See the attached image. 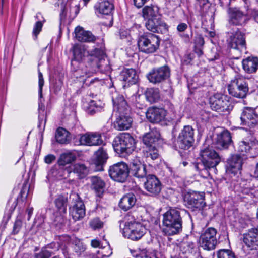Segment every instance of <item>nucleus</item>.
Returning a JSON list of instances; mask_svg holds the SVG:
<instances>
[{"mask_svg": "<svg viewBox=\"0 0 258 258\" xmlns=\"http://www.w3.org/2000/svg\"><path fill=\"white\" fill-rule=\"evenodd\" d=\"M257 115L254 110L250 108L246 107L243 111L240 117V124L252 127L256 122Z\"/></svg>", "mask_w": 258, "mask_h": 258, "instance_id": "28", "label": "nucleus"}, {"mask_svg": "<svg viewBox=\"0 0 258 258\" xmlns=\"http://www.w3.org/2000/svg\"><path fill=\"white\" fill-rule=\"evenodd\" d=\"M38 78H39V91L38 93L39 97H42V87L44 85V80L43 78V75L42 73L38 71Z\"/></svg>", "mask_w": 258, "mask_h": 258, "instance_id": "59", "label": "nucleus"}, {"mask_svg": "<svg viewBox=\"0 0 258 258\" xmlns=\"http://www.w3.org/2000/svg\"><path fill=\"white\" fill-rule=\"evenodd\" d=\"M85 246L80 240H77L75 241L73 246V250L78 256L80 255L85 250Z\"/></svg>", "mask_w": 258, "mask_h": 258, "instance_id": "52", "label": "nucleus"}, {"mask_svg": "<svg viewBox=\"0 0 258 258\" xmlns=\"http://www.w3.org/2000/svg\"><path fill=\"white\" fill-rule=\"evenodd\" d=\"M184 200L188 208L201 209L205 206L204 194L203 192L192 191L184 195Z\"/></svg>", "mask_w": 258, "mask_h": 258, "instance_id": "16", "label": "nucleus"}, {"mask_svg": "<svg viewBox=\"0 0 258 258\" xmlns=\"http://www.w3.org/2000/svg\"><path fill=\"white\" fill-rule=\"evenodd\" d=\"M68 172H73L79 178H85L89 173L88 168L83 163H76L71 165L67 169Z\"/></svg>", "mask_w": 258, "mask_h": 258, "instance_id": "34", "label": "nucleus"}, {"mask_svg": "<svg viewBox=\"0 0 258 258\" xmlns=\"http://www.w3.org/2000/svg\"><path fill=\"white\" fill-rule=\"evenodd\" d=\"M76 159V155L71 153L67 152L62 154L58 160V163L60 165H65L74 161Z\"/></svg>", "mask_w": 258, "mask_h": 258, "instance_id": "48", "label": "nucleus"}, {"mask_svg": "<svg viewBox=\"0 0 258 258\" xmlns=\"http://www.w3.org/2000/svg\"><path fill=\"white\" fill-rule=\"evenodd\" d=\"M74 142L77 145L99 146L103 141L100 134L92 132L78 135L74 138Z\"/></svg>", "mask_w": 258, "mask_h": 258, "instance_id": "13", "label": "nucleus"}, {"mask_svg": "<svg viewBox=\"0 0 258 258\" xmlns=\"http://www.w3.org/2000/svg\"><path fill=\"white\" fill-rule=\"evenodd\" d=\"M136 202L135 196L132 193L124 195L120 200L119 207L123 210L126 211L132 208Z\"/></svg>", "mask_w": 258, "mask_h": 258, "instance_id": "37", "label": "nucleus"}, {"mask_svg": "<svg viewBox=\"0 0 258 258\" xmlns=\"http://www.w3.org/2000/svg\"><path fill=\"white\" fill-rule=\"evenodd\" d=\"M163 232L166 235L177 234L182 230V221L180 211L171 208L163 215Z\"/></svg>", "mask_w": 258, "mask_h": 258, "instance_id": "1", "label": "nucleus"}, {"mask_svg": "<svg viewBox=\"0 0 258 258\" xmlns=\"http://www.w3.org/2000/svg\"><path fill=\"white\" fill-rule=\"evenodd\" d=\"M242 159L239 155H232L227 160L226 171L228 173L235 174L242 168Z\"/></svg>", "mask_w": 258, "mask_h": 258, "instance_id": "26", "label": "nucleus"}, {"mask_svg": "<svg viewBox=\"0 0 258 258\" xmlns=\"http://www.w3.org/2000/svg\"><path fill=\"white\" fill-rule=\"evenodd\" d=\"M75 37L81 42H94L97 37L95 36L91 32L85 31L80 26H77L75 29Z\"/></svg>", "mask_w": 258, "mask_h": 258, "instance_id": "29", "label": "nucleus"}, {"mask_svg": "<svg viewBox=\"0 0 258 258\" xmlns=\"http://www.w3.org/2000/svg\"><path fill=\"white\" fill-rule=\"evenodd\" d=\"M160 136L159 133L154 130L145 134L143 137L142 140L144 144L145 145V147L156 146Z\"/></svg>", "mask_w": 258, "mask_h": 258, "instance_id": "36", "label": "nucleus"}, {"mask_svg": "<svg viewBox=\"0 0 258 258\" xmlns=\"http://www.w3.org/2000/svg\"><path fill=\"white\" fill-rule=\"evenodd\" d=\"M141 26L139 24H134L130 29L131 33L133 34L140 35L142 33Z\"/></svg>", "mask_w": 258, "mask_h": 258, "instance_id": "60", "label": "nucleus"}, {"mask_svg": "<svg viewBox=\"0 0 258 258\" xmlns=\"http://www.w3.org/2000/svg\"><path fill=\"white\" fill-rule=\"evenodd\" d=\"M55 218L53 220V223L54 225L58 227V228H61V227L64 225L67 221L66 214H62L60 212H56L54 214Z\"/></svg>", "mask_w": 258, "mask_h": 258, "instance_id": "49", "label": "nucleus"}, {"mask_svg": "<svg viewBox=\"0 0 258 258\" xmlns=\"http://www.w3.org/2000/svg\"><path fill=\"white\" fill-rule=\"evenodd\" d=\"M243 69L248 73L255 72L258 68V58L248 57L242 61Z\"/></svg>", "mask_w": 258, "mask_h": 258, "instance_id": "41", "label": "nucleus"}, {"mask_svg": "<svg viewBox=\"0 0 258 258\" xmlns=\"http://www.w3.org/2000/svg\"><path fill=\"white\" fill-rule=\"evenodd\" d=\"M112 146L118 154L125 157L134 151L136 141L129 133H121L114 139Z\"/></svg>", "mask_w": 258, "mask_h": 258, "instance_id": "2", "label": "nucleus"}, {"mask_svg": "<svg viewBox=\"0 0 258 258\" xmlns=\"http://www.w3.org/2000/svg\"><path fill=\"white\" fill-rule=\"evenodd\" d=\"M22 226V221L20 219H17L14 224L13 231L12 234L16 235L18 234Z\"/></svg>", "mask_w": 258, "mask_h": 258, "instance_id": "55", "label": "nucleus"}, {"mask_svg": "<svg viewBox=\"0 0 258 258\" xmlns=\"http://www.w3.org/2000/svg\"><path fill=\"white\" fill-rule=\"evenodd\" d=\"M55 138L58 143L66 144L70 140L69 133L66 130L59 127L56 131Z\"/></svg>", "mask_w": 258, "mask_h": 258, "instance_id": "46", "label": "nucleus"}, {"mask_svg": "<svg viewBox=\"0 0 258 258\" xmlns=\"http://www.w3.org/2000/svg\"><path fill=\"white\" fill-rule=\"evenodd\" d=\"M144 94L146 97H159V90L157 88H147Z\"/></svg>", "mask_w": 258, "mask_h": 258, "instance_id": "54", "label": "nucleus"}, {"mask_svg": "<svg viewBox=\"0 0 258 258\" xmlns=\"http://www.w3.org/2000/svg\"><path fill=\"white\" fill-rule=\"evenodd\" d=\"M29 189L27 185H24L20 192L19 196L21 198L22 200H25L28 195Z\"/></svg>", "mask_w": 258, "mask_h": 258, "instance_id": "61", "label": "nucleus"}, {"mask_svg": "<svg viewBox=\"0 0 258 258\" xmlns=\"http://www.w3.org/2000/svg\"><path fill=\"white\" fill-rule=\"evenodd\" d=\"M147 29L154 33H163L168 31V26L162 19L161 16L149 18L146 22Z\"/></svg>", "mask_w": 258, "mask_h": 258, "instance_id": "17", "label": "nucleus"}, {"mask_svg": "<svg viewBox=\"0 0 258 258\" xmlns=\"http://www.w3.org/2000/svg\"><path fill=\"white\" fill-rule=\"evenodd\" d=\"M80 11L79 4H77L74 1H68L66 3L64 7L61 9L59 19V31L61 32L62 26L66 23L67 18L69 19L74 18Z\"/></svg>", "mask_w": 258, "mask_h": 258, "instance_id": "10", "label": "nucleus"}, {"mask_svg": "<svg viewBox=\"0 0 258 258\" xmlns=\"http://www.w3.org/2000/svg\"><path fill=\"white\" fill-rule=\"evenodd\" d=\"M113 113H128L130 107L124 98H112Z\"/></svg>", "mask_w": 258, "mask_h": 258, "instance_id": "32", "label": "nucleus"}, {"mask_svg": "<svg viewBox=\"0 0 258 258\" xmlns=\"http://www.w3.org/2000/svg\"><path fill=\"white\" fill-rule=\"evenodd\" d=\"M200 7V12L202 16L212 18L214 16V8L211 7L209 0H196Z\"/></svg>", "mask_w": 258, "mask_h": 258, "instance_id": "42", "label": "nucleus"}, {"mask_svg": "<svg viewBox=\"0 0 258 258\" xmlns=\"http://www.w3.org/2000/svg\"><path fill=\"white\" fill-rule=\"evenodd\" d=\"M143 153L147 161H150V159L155 160L159 156L158 151L156 146L144 147Z\"/></svg>", "mask_w": 258, "mask_h": 258, "instance_id": "45", "label": "nucleus"}, {"mask_svg": "<svg viewBox=\"0 0 258 258\" xmlns=\"http://www.w3.org/2000/svg\"><path fill=\"white\" fill-rule=\"evenodd\" d=\"M56 159V157L53 154H48L44 158V161L46 164L52 163Z\"/></svg>", "mask_w": 258, "mask_h": 258, "instance_id": "64", "label": "nucleus"}, {"mask_svg": "<svg viewBox=\"0 0 258 258\" xmlns=\"http://www.w3.org/2000/svg\"><path fill=\"white\" fill-rule=\"evenodd\" d=\"M143 16L144 18L147 19L152 18L159 16L158 14V8L156 7L146 6L142 10Z\"/></svg>", "mask_w": 258, "mask_h": 258, "instance_id": "47", "label": "nucleus"}, {"mask_svg": "<svg viewBox=\"0 0 258 258\" xmlns=\"http://www.w3.org/2000/svg\"><path fill=\"white\" fill-rule=\"evenodd\" d=\"M71 200L69 207V214L75 221L82 219L85 215V207L79 195L72 192L70 195Z\"/></svg>", "mask_w": 258, "mask_h": 258, "instance_id": "6", "label": "nucleus"}, {"mask_svg": "<svg viewBox=\"0 0 258 258\" xmlns=\"http://www.w3.org/2000/svg\"><path fill=\"white\" fill-rule=\"evenodd\" d=\"M231 141L230 132L227 130L223 131L217 135L215 140L216 148L219 149L227 148Z\"/></svg>", "mask_w": 258, "mask_h": 258, "instance_id": "30", "label": "nucleus"}, {"mask_svg": "<svg viewBox=\"0 0 258 258\" xmlns=\"http://www.w3.org/2000/svg\"><path fill=\"white\" fill-rule=\"evenodd\" d=\"M98 254L102 255V258L108 257L110 256L112 253V250L110 246L108 245L107 247H104V248L98 251Z\"/></svg>", "mask_w": 258, "mask_h": 258, "instance_id": "56", "label": "nucleus"}, {"mask_svg": "<svg viewBox=\"0 0 258 258\" xmlns=\"http://www.w3.org/2000/svg\"><path fill=\"white\" fill-rule=\"evenodd\" d=\"M144 187L147 191L152 195H158L161 190V182L154 175H149L146 177Z\"/></svg>", "mask_w": 258, "mask_h": 258, "instance_id": "23", "label": "nucleus"}, {"mask_svg": "<svg viewBox=\"0 0 258 258\" xmlns=\"http://www.w3.org/2000/svg\"><path fill=\"white\" fill-rule=\"evenodd\" d=\"M111 0H99L94 5L95 13L108 15L114 9V5Z\"/></svg>", "mask_w": 258, "mask_h": 258, "instance_id": "31", "label": "nucleus"}, {"mask_svg": "<svg viewBox=\"0 0 258 258\" xmlns=\"http://www.w3.org/2000/svg\"><path fill=\"white\" fill-rule=\"evenodd\" d=\"M205 43L204 38L201 35H197L194 39L195 46L203 47Z\"/></svg>", "mask_w": 258, "mask_h": 258, "instance_id": "58", "label": "nucleus"}, {"mask_svg": "<svg viewBox=\"0 0 258 258\" xmlns=\"http://www.w3.org/2000/svg\"><path fill=\"white\" fill-rule=\"evenodd\" d=\"M51 256V253L47 250H42L39 253L36 254L35 258H49Z\"/></svg>", "mask_w": 258, "mask_h": 258, "instance_id": "62", "label": "nucleus"}, {"mask_svg": "<svg viewBox=\"0 0 258 258\" xmlns=\"http://www.w3.org/2000/svg\"><path fill=\"white\" fill-rule=\"evenodd\" d=\"M209 102L211 108L216 111H229L231 108L227 98H209Z\"/></svg>", "mask_w": 258, "mask_h": 258, "instance_id": "22", "label": "nucleus"}, {"mask_svg": "<svg viewBox=\"0 0 258 258\" xmlns=\"http://www.w3.org/2000/svg\"><path fill=\"white\" fill-rule=\"evenodd\" d=\"M194 166L195 169L199 171L202 175L206 176L209 175V170L211 168H213L212 167H211L207 162L205 163L202 158L200 162L194 163Z\"/></svg>", "mask_w": 258, "mask_h": 258, "instance_id": "44", "label": "nucleus"}, {"mask_svg": "<svg viewBox=\"0 0 258 258\" xmlns=\"http://www.w3.org/2000/svg\"><path fill=\"white\" fill-rule=\"evenodd\" d=\"M170 75L169 67L165 65L160 67L154 68L147 74V78L149 81L154 84L162 83Z\"/></svg>", "mask_w": 258, "mask_h": 258, "instance_id": "15", "label": "nucleus"}, {"mask_svg": "<svg viewBox=\"0 0 258 258\" xmlns=\"http://www.w3.org/2000/svg\"><path fill=\"white\" fill-rule=\"evenodd\" d=\"M188 28V25L186 23L181 22L177 26V31L181 33L184 32Z\"/></svg>", "mask_w": 258, "mask_h": 258, "instance_id": "63", "label": "nucleus"}, {"mask_svg": "<svg viewBox=\"0 0 258 258\" xmlns=\"http://www.w3.org/2000/svg\"><path fill=\"white\" fill-rule=\"evenodd\" d=\"M116 116L114 121L115 128L118 131L128 130L131 127L133 122L132 118L128 114V113H114Z\"/></svg>", "mask_w": 258, "mask_h": 258, "instance_id": "25", "label": "nucleus"}, {"mask_svg": "<svg viewBox=\"0 0 258 258\" xmlns=\"http://www.w3.org/2000/svg\"><path fill=\"white\" fill-rule=\"evenodd\" d=\"M50 99H48L47 101H45V98H40L39 101V116H38V125L39 128H41L42 127H44L46 122V118L45 114V106L46 103H48Z\"/></svg>", "mask_w": 258, "mask_h": 258, "instance_id": "40", "label": "nucleus"}, {"mask_svg": "<svg viewBox=\"0 0 258 258\" xmlns=\"http://www.w3.org/2000/svg\"><path fill=\"white\" fill-rule=\"evenodd\" d=\"M226 42L228 46L233 49L240 52L246 49L245 34L238 29L234 33L227 32Z\"/></svg>", "mask_w": 258, "mask_h": 258, "instance_id": "8", "label": "nucleus"}, {"mask_svg": "<svg viewBox=\"0 0 258 258\" xmlns=\"http://www.w3.org/2000/svg\"><path fill=\"white\" fill-rule=\"evenodd\" d=\"M43 25V23H41L40 21H37L35 24L33 30V34L35 38H37V35L41 32Z\"/></svg>", "mask_w": 258, "mask_h": 258, "instance_id": "57", "label": "nucleus"}, {"mask_svg": "<svg viewBox=\"0 0 258 258\" xmlns=\"http://www.w3.org/2000/svg\"><path fill=\"white\" fill-rule=\"evenodd\" d=\"M180 251L184 254H187V257H192L196 256L197 252V248L195 243L189 241H182L179 245Z\"/></svg>", "mask_w": 258, "mask_h": 258, "instance_id": "35", "label": "nucleus"}, {"mask_svg": "<svg viewBox=\"0 0 258 258\" xmlns=\"http://www.w3.org/2000/svg\"><path fill=\"white\" fill-rule=\"evenodd\" d=\"M91 188L93 190L96 196L101 197L104 192L105 183L101 178L98 176H92L90 178Z\"/></svg>", "mask_w": 258, "mask_h": 258, "instance_id": "33", "label": "nucleus"}, {"mask_svg": "<svg viewBox=\"0 0 258 258\" xmlns=\"http://www.w3.org/2000/svg\"><path fill=\"white\" fill-rule=\"evenodd\" d=\"M146 117L151 122L159 123L163 120L168 122L172 121L175 119V115L173 114L171 116H169L164 109L153 107L148 109L146 112Z\"/></svg>", "mask_w": 258, "mask_h": 258, "instance_id": "11", "label": "nucleus"}, {"mask_svg": "<svg viewBox=\"0 0 258 258\" xmlns=\"http://www.w3.org/2000/svg\"><path fill=\"white\" fill-rule=\"evenodd\" d=\"M160 40L158 36L146 33L139 37L138 46L140 51L146 54L154 53L159 48Z\"/></svg>", "mask_w": 258, "mask_h": 258, "instance_id": "4", "label": "nucleus"}, {"mask_svg": "<svg viewBox=\"0 0 258 258\" xmlns=\"http://www.w3.org/2000/svg\"><path fill=\"white\" fill-rule=\"evenodd\" d=\"M92 99L91 98H83L82 107L88 114L92 115L103 108L105 105L103 101L98 98Z\"/></svg>", "mask_w": 258, "mask_h": 258, "instance_id": "19", "label": "nucleus"}, {"mask_svg": "<svg viewBox=\"0 0 258 258\" xmlns=\"http://www.w3.org/2000/svg\"><path fill=\"white\" fill-rule=\"evenodd\" d=\"M120 77L123 81L127 82L129 84H135L138 78L136 71L132 68L124 69L121 72Z\"/></svg>", "mask_w": 258, "mask_h": 258, "instance_id": "39", "label": "nucleus"}, {"mask_svg": "<svg viewBox=\"0 0 258 258\" xmlns=\"http://www.w3.org/2000/svg\"><path fill=\"white\" fill-rule=\"evenodd\" d=\"M217 231L214 228H209L201 235L200 246L205 250H212L215 248L218 243Z\"/></svg>", "mask_w": 258, "mask_h": 258, "instance_id": "14", "label": "nucleus"}, {"mask_svg": "<svg viewBox=\"0 0 258 258\" xmlns=\"http://www.w3.org/2000/svg\"><path fill=\"white\" fill-rule=\"evenodd\" d=\"M74 60L81 62L83 61H91L94 55V50L90 53L86 50L84 45H75L73 48Z\"/></svg>", "mask_w": 258, "mask_h": 258, "instance_id": "21", "label": "nucleus"}, {"mask_svg": "<svg viewBox=\"0 0 258 258\" xmlns=\"http://www.w3.org/2000/svg\"><path fill=\"white\" fill-rule=\"evenodd\" d=\"M107 153L103 148H100L94 154V163L98 167L102 166L108 159Z\"/></svg>", "mask_w": 258, "mask_h": 258, "instance_id": "43", "label": "nucleus"}, {"mask_svg": "<svg viewBox=\"0 0 258 258\" xmlns=\"http://www.w3.org/2000/svg\"><path fill=\"white\" fill-rule=\"evenodd\" d=\"M54 202L58 212L67 214L68 205V196L67 195H58L55 199Z\"/></svg>", "mask_w": 258, "mask_h": 258, "instance_id": "38", "label": "nucleus"}, {"mask_svg": "<svg viewBox=\"0 0 258 258\" xmlns=\"http://www.w3.org/2000/svg\"><path fill=\"white\" fill-rule=\"evenodd\" d=\"M218 258H236L234 253L231 250L221 249L217 252Z\"/></svg>", "mask_w": 258, "mask_h": 258, "instance_id": "53", "label": "nucleus"}, {"mask_svg": "<svg viewBox=\"0 0 258 258\" xmlns=\"http://www.w3.org/2000/svg\"><path fill=\"white\" fill-rule=\"evenodd\" d=\"M109 175L113 180L119 182H125L129 175V168L124 162H118L110 167Z\"/></svg>", "mask_w": 258, "mask_h": 258, "instance_id": "9", "label": "nucleus"}, {"mask_svg": "<svg viewBox=\"0 0 258 258\" xmlns=\"http://www.w3.org/2000/svg\"><path fill=\"white\" fill-rule=\"evenodd\" d=\"M194 129L191 126L186 125L179 133L177 144L179 148L188 149L194 142Z\"/></svg>", "mask_w": 258, "mask_h": 258, "instance_id": "12", "label": "nucleus"}, {"mask_svg": "<svg viewBox=\"0 0 258 258\" xmlns=\"http://www.w3.org/2000/svg\"><path fill=\"white\" fill-rule=\"evenodd\" d=\"M229 23L234 26H242L247 21V16L238 8H230L228 10Z\"/></svg>", "mask_w": 258, "mask_h": 258, "instance_id": "20", "label": "nucleus"}, {"mask_svg": "<svg viewBox=\"0 0 258 258\" xmlns=\"http://www.w3.org/2000/svg\"><path fill=\"white\" fill-rule=\"evenodd\" d=\"M201 158L211 167H215L221 161L218 154L209 147H204L200 151Z\"/></svg>", "mask_w": 258, "mask_h": 258, "instance_id": "18", "label": "nucleus"}, {"mask_svg": "<svg viewBox=\"0 0 258 258\" xmlns=\"http://www.w3.org/2000/svg\"><path fill=\"white\" fill-rule=\"evenodd\" d=\"M230 95L233 97H246L249 95L247 80L242 76L237 75L228 86Z\"/></svg>", "mask_w": 258, "mask_h": 258, "instance_id": "5", "label": "nucleus"}, {"mask_svg": "<svg viewBox=\"0 0 258 258\" xmlns=\"http://www.w3.org/2000/svg\"><path fill=\"white\" fill-rule=\"evenodd\" d=\"M146 232L145 227L134 221L126 222L123 229L124 236L135 241L140 239Z\"/></svg>", "mask_w": 258, "mask_h": 258, "instance_id": "7", "label": "nucleus"}, {"mask_svg": "<svg viewBox=\"0 0 258 258\" xmlns=\"http://www.w3.org/2000/svg\"><path fill=\"white\" fill-rule=\"evenodd\" d=\"M89 225L93 230H98L103 228L104 222L99 217H95L90 220Z\"/></svg>", "mask_w": 258, "mask_h": 258, "instance_id": "50", "label": "nucleus"}, {"mask_svg": "<svg viewBox=\"0 0 258 258\" xmlns=\"http://www.w3.org/2000/svg\"><path fill=\"white\" fill-rule=\"evenodd\" d=\"M257 232L256 229H252L243 234V242L250 250H256L258 248Z\"/></svg>", "mask_w": 258, "mask_h": 258, "instance_id": "24", "label": "nucleus"}, {"mask_svg": "<svg viewBox=\"0 0 258 258\" xmlns=\"http://www.w3.org/2000/svg\"><path fill=\"white\" fill-rule=\"evenodd\" d=\"M93 54L94 55V56L91 62V64H88L89 69L85 70L86 75L88 77L91 76L96 72V68L102 73L110 72L111 67L109 61L107 59H106L103 51L99 48H95ZM86 67H88V66H86Z\"/></svg>", "mask_w": 258, "mask_h": 258, "instance_id": "3", "label": "nucleus"}, {"mask_svg": "<svg viewBox=\"0 0 258 258\" xmlns=\"http://www.w3.org/2000/svg\"><path fill=\"white\" fill-rule=\"evenodd\" d=\"M130 170L131 174L138 178H142L146 176L145 165L142 164L138 159H135L131 163Z\"/></svg>", "mask_w": 258, "mask_h": 258, "instance_id": "27", "label": "nucleus"}, {"mask_svg": "<svg viewBox=\"0 0 258 258\" xmlns=\"http://www.w3.org/2000/svg\"><path fill=\"white\" fill-rule=\"evenodd\" d=\"M253 142L251 140L245 139L239 142L238 151L244 154L248 152L251 149Z\"/></svg>", "mask_w": 258, "mask_h": 258, "instance_id": "51", "label": "nucleus"}]
</instances>
